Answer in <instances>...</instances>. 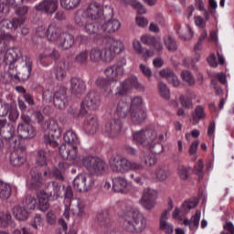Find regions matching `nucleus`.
<instances>
[{"mask_svg": "<svg viewBox=\"0 0 234 234\" xmlns=\"http://www.w3.org/2000/svg\"><path fill=\"white\" fill-rule=\"evenodd\" d=\"M10 39H12V35L10 33H2L0 34V54H5L6 56V52L9 50H14V48H13L8 49V43L10 42Z\"/></svg>", "mask_w": 234, "mask_h": 234, "instance_id": "2f4dec72", "label": "nucleus"}, {"mask_svg": "<svg viewBox=\"0 0 234 234\" xmlns=\"http://www.w3.org/2000/svg\"><path fill=\"white\" fill-rule=\"evenodd\" d=\"M156 37L151 35H144L141 37V41L144 45H147L148 47H153L154 43H156Z\"/></svg>", "mask_w": 234, "mask_h": 234, "instance_id": "680f3d73", "label": "nucleus"}, {"mask_svg": "<svg viewBox=\"0 0 234 234\" xmlns=\"http://www.w3.org/2000/svg\"><path fill=\"white\" fill-rule=\"evenodd\" d=\"M89 58V53L87 50L80 52L76 57H75V61L79 65H85L87 63V59Z\"/></svg>", "mask_w": 234, "mask_h": 234, "instance_id": "13d9d810", "label": "nucleus"}, {"mask_svg": "<svg viewBox=\"0 0 234 234\" xmlns=\"http://www.w3.org/2000/svg\"><path fill=\"white\" fill-rule=\"evenodd\" d=\"M82 165L85 169L89 171L91 175H96L97 176H101L104 175L105 169H107V165L105 161L97 156L88 155L82 159Z\"/></svg>", "mask_w": 234, "mask_h": 234, "instance_id": "0eeeda50", "label": "nucleus"}, {"mask_svg": "<svg viewBox=\"0 0 234 234\" xmlns=\"http://www.w3.org/2000/svg\"><path fill=\"white\" fill-rule=\"evenodd\" d=\"M122 24L118 19L112 18L107 21H104L103 24L101 26V30L105 32L106 34H114L120 30Z\"/></svg>", "mask_w": 234, "mask_h": 234, "instance_id": "412c9836", "label": "nucleus"}, {"mask_svg": "<svg viewBox=\"0 0 234 234\" xmlns=\"http://www.w3.org/2000/svg\"><path fill=\"white\" fill-rule=\"evenodd\" d=\"M104 76L106 78H109L112 83H114L118 81V78L123 76V74L119 69H117L116 67L112 65L104 69Z\"/></svg>", "mask_w": 234, "mask_h": 234, "instance_id": "f704fd0d", "label": "nucleus"}, {"mask_svg": "<svg viewBox=\"0 0 234 234\" xmlns=\"http://www.w3.org/2000/svg\"><path fill=\"white\" fill-rule=\"evenodd\" d=\"M158 192L154 189L145 188L144 191L143 197L140 200L141 206L145 209H153L156 206V197Z\"/></svg>", "mask_w": 234, "mask_h": 234, "instance_id": "4468645a", "label": "nucleus"}, {"mask_svg": "<svg viewBox=\"0 0 234 234\" xmlns=\"http://www.w3.org/2000/svg\"><path fill=\"white\" fill-rule=\"evenodd\" d=\"M61 34L63 33H61V29H59V27H58L54 24H50L48 26L47 39L48 41L58 43V41H59V38L61 37Z\"/></svg>", "mask_w": 234, "mask_h": 234, "instance_id": "72a5a7b5", "label": "nucleus"}, {"mask_svg": "<svg viewBox=\"0 0 234 234\" xmlns=\"http://www.w3.org/2000/svg\"><path fill=\"white\" fill-rule=\"evenodd\" d=\"M67 101H69V99L66 88L61 87L54 92L53 103L57 109H65Z\"/></svg>", "mask_w": 234, "mask_h": 234, "instance_id": "f3484780", "label": "nucleus"}, {"mask_svg": "<svg viewBox=\"0 0 234 234\" xmlns=\"http://www.w3.org/2000/svg\"><path fill=\"white\" fill-rule=\"evenodd\" d=\"M22 206L27 209V211H32L36 209V206H37V200L34 196H27L25 200L22 202Z\"/></svg>", "mask_w": 234, "mask_h": 234, "instance_id": "c03bdc74", "label": "nucleus"}, {"mask_svg": "<svg viewBox=\"0 0 234 234\" xmlns=\"http://www.w3.org/2000/svg\"><path fill=\"white\" fill-rule=\"evenodd\" d=\"M13 215L16 220L25 221L28 219V209L24 206H16L13 207Z\"/></svg>", "mask_w": 234, "mask_h": 234, "instance_id": "e433bc0d", "label": "nucleus"}, {"mask_svg": "<svg viewBox=\"0 0 234 234\" xmlns=\"http://www.w3.org/2000/svg\"><path fill=\"white\" fill-rule=\"evenodd\" d=\"M101 50L102 55V63H111L116 58L114 51L108 44Z\"/></svg>", "mask_w": 234, "mask_h": 234, "instance_id": "79ce46f5", "label": "nucleus"}, {"mask_svg": "<svg viewBox=\"0 0 234 234\" xmlns=\"http://www.w3.org/2000/svg\"><path fill=\"white\" fill-rule=\"evenodd\" d=\"M160 229L165 234H173V231H175V227H173V224L166 221L165 223H160Z\"/></svg>", "mask_w": 234, "mask_h": 234, "instance_id": "69168bd1", "label": "nucleus"}, {"mask_svg": "<svg viewBox=\"0 0 234 234\" xmlns=\"http://www.w3.org/2000/svg\"><path fill=\"white\" fill-rule=\"evenodd\" d=\"M48 58H50V59H58L59 58V52L56 49L46 50L38 56L39 63H41L43 67H48V65H50L49 62H47Z\"/></svg>", "mask_w": 234, "mask_h": 234, "instance_id": "cd10ccee", "label": "nucleus"}, {"mask_svg": "<svg viewBox=\"0 0 234 234\" xmlns=\"http://www.w3.org/2000/svg\"><path fill=\"white\" fill-rule=\"evenodd\" d=\"M121 226L129 233H143L147 229V218L140 210L130 208L119 215Z\"/></svg>", "mask_w": 234, "mask_h": 234, "instance_id": "7ed1b4c3", "label": "nucleus"}, {"mask_svg": "<svg viewBox=\"0 0 234 234\" xmlns=\"http://www.w3.org/2000/svg\"><path fill=\"white\" fill-rule=\"evenodd\" d=\"M5 65H9L7 76L13 81H27L32 72V60L21 53V49L14 48L5 53L4 57Z\"/></svg>", "mask_w": 234, "mask_h": 234, "instance_id": "f03ea898", "label": "nucleus"}, {"mask_svg": "<svg viewBox=\"0 0 234 234\" xmlns=\"http://www.w3.org/2000/svg\"><path fill=\"white\" fill-rule=\"evenodd\" d=\"M155 178L159 182H165V180H167L169 178V168L165 165H159L156 167L154 171Z\"/></svg>", "mask_w": 234, "mask_h": 234, "instance_id": "ea45409f", "label": "nucleus"}, {"mask_svg": "<svg viewBox=\"0 0 234 234\" xmlns=\"http://www.w3.org/2000/svg\"><path fill=\"white\" fill-rule=\"evenodd\" d=\"M190 168L184 165H179L177 167V175L181 180H187L189 178Z\"/></svg>", "mask_w": 234, "mask_h": 234, "instance_id": "864d4df0", "label": "nucleus"}, {"mask_svg": "<svg viewBox=\"0 0 234 234\" xmlns=\"http://www.w3.org/2000/svg\"><path fill=\"white\" fill-rule=\"evenodd\" d=\"M195 98H197V94H195V92H190V97H187V99H186L184 95H180L179 101L181 105L185 107V109H191V107H193V102H191V100H195Z\"/></svg>", "mask_w": 234, "mask_h": 234, "instance_id": "3c124183", "label": "nucleus"}, {"mask_svg": "<svg viewBox=\"0 0 234 234\" xmlns=\"http://www.w3.org/2000/svg\"><path fill=\"white\" fill-rule=\"evenodd\" d=\"M107 16L103 12V0H92L88 4L84 12H77L74 21L82 32L89 36H94L100 32V23L105 21Z\"/></svg>", "mask_w": 234, "mask_h": 234, "instance_id": "f257e3e1", "label": "nucleus"}, {"mask_svg": "<svg viewBox=\"0 0 234 234\" xmlns=\"http://www.w3.org/2000/svg\"><path fill=\"white\" fill-rule=\"evenodd\" d=\"M108 45L115 56L123 54V52H125V44L121 39L109 38Z\"/></svg>", "mask_w": 234, "mask_h": 234, "instance_id": "c756f323", "label": "nucleus"}, {"mask_svg": "<svg viewBox=\"0 0 234 234\" xmlns=\"http://www.w3.org/2000/svg\"><path fill=\"white\" fill-rule=\"evenodd\" d=\"M44 127L48 131V133L44 135L46 145L53 148L58 147L59 145L58 140L61 138V128H59L58 122L51 119L45 122Z\"/></svg>", "mask_w": 234, "mask_h": 234, "instance_id": "39448f33", "label": "nucleus"}, {"mask_svg": "<svg viewBox=\"0 0 234 234\" xmlns=\"http://www.w3.org/2000/svg\"><path fill=\"white\" fill-rule=\"evenodd\" d=\"M12 223V215L10 213L0 212V228H8Z\"/></svg>", "mask_w": 234, "mask_h": 234, "instance_id": "603ef678", "label": "nucleus"}, {"mask_svg": "<svg viewBox=\"0 0 234 234\" xmlns=\"http://www.w3.org/2000/svg\"><path fill=\"white\" fill-rule=\"evenodd\" d=\"M47 162H48V159L47 158V154L45 153V151L40 150L37 155V165H40V166L47 165Z\"/></svg>", "mask_w": 234, "mask_h": 234, "instance_id": "bf43d9fd", "label": "nucleus"}, {"mask_svg": "<svg viewBox=\"0 0 234 234\" xmlns=\"http://www.w3.org/2000/svg\"><path fill=\"white\" fill-rule=\"evenodd\" d=\"M123 131V122L120 119H112L102 127V134L108 138H116Z\"/></svg>", "mask_w": 234, "mask_h": 234, "instance_id": "9d476101", "label": "nucleus"}, {"mask_svg": "<svg viewBox=\"0 0 234 234\" xmlns=\"http://www.w3.org/2000/svg\"><path fill=\"white\" fill-rule=\"evenodd\" d=\"M84 129L88 134H96L98 131V120L92 115H90L84 122Z\"/></svg>", "mask_w": 234, "mask_h": 234, "instance_id": "473e14b6", "label": "nucleus"}, {"mask_svg": "<svg viewBox=\"0 0 234 234\" xmlns=\"http://www.w3.org/2000/svg\"><path fill=\"white\" fill-rule=\"evenodd\" d=\"M16 134V128L6 119H0V136L3 140H12Z\"/></svg>", "mask_w": 234, "mask_h": 234, "instance_id": "dca6fc26", "label": "nucleus"}, {"mask_svg": "<svg viewBox=\"0 0 234 234\" xmlns=\"http://www.w3.org/2000/svg\"><path fill=\"white\" fill-rule=\"evenodd\" d=\"M112 189L115 193H129V181L124 177L117 176L112 180Z\"/></svg>", "mask_w": 234, "mask_h": 234, "instance_id": "5701e85b", "label": "nucleus"}, {"mask_svg": "<svg viewBox=\"0 0 234 234\" xmlns=\"http://www.w3.org/2000/svg\"><path fill=\"white\" fill-rule=\"evenodd\" d=\"M165 45L168 50L171 52H175L176 50V41L173 39L170 36L165 37Z\"/></svg>", "mask_w": 234, "mask_h": 234, "instance_id": "4d7b16f0", "label": "nucleus"}, {"mask_svg": "<svg viewBox=\"0 0 234 234\" xmlns=\"http://www.w3.org/2000/svg\"><path fill=\"white\" fill-rule=\"evenodd\" d=\"M66 167H67V164L59 163L58 169H56L53 171V175L54 176H56L58 180H63V174L61 173V171H63Z\"/></svg>", "mask_w": 234, "mask_h": 234, "instance_id": "338daca9", "label": "nucleus"}, {"mask_svg": "<svg viewBox=\"0 0 234 234\" xmlns=\"http://www.w3.org/2000/svg\"><path fill=\"white\" fill-rule=\"evenodd\" d=\"M50 178V173L48 171H45L43 176L39 172H31V178L27 182L28 187L30 189H39L40 186H43V182L45 180H48Z\"/></svg>", "mask_w": 234, "mask_h": 234, "instance_id": "2eb2a0df", "label": "nucleus"}, {"mask_svg": "<svg viewBox=\"0 0 234 234\" xmlns=\"http://www.w3.org/2000/svg\"><path fill=\"white\" fill-rule=\"evenodd\" d=\"M129 111L131 112L129 102L125 101V98L121 99L115 107V113L117 116H120V118H125L129 113Z\"/></svg>", "mask_w": 234, "mask_h": 234, "instance_id": "7c9ffc66", "label": "nucleus"}, {"mask_svg": "<svg viewBox=\"0 0 234 234\" xmlns=\"http://www.w3.org/2000/svg\"><path fill=\"white\" fill-rule=\"evenodd\" d=\"M181 78L185 83L190 86L195 84V78L193 77V74H191V72L188 70L182 71Z\"/></svg>", "mask_w": 234, "mask_h": 234, "instance_id": "5fc2aeb1", "label": "nucleus"}, {"mask_svg": "<svg viewBox=\"0 0 234 234\" xmlns=\"http://www.w3.org/2000/svg\"><path fill=\"white\" fill-rule=\"evenodd\" d=\"M96 178L92 174H79L73 180V188L77 193H87L94 187Z\"/></svg>", "mask_w": 234, "mask_h": 234, "instance_id": "6e6552de", "label": "nucleus"}, {"mask_svg": "<svg viewBox=\"0 0 234 234\" xmlns=\"http://www.w3.org/2000/svg\"><path fill=\"white\" fill-rule=\"evenodd\" d=\"M159 75L161 76V78H164L165 80H167V81H169L175 75V72L173 71V69L165 68L159 71Z\"/></svg>", "mask_w": 234, "mask_h": 234, "instance_id": "0e129e2a", "label": "nucleus"}, {"mask_svg": "<svg viewBox=\"0 0 234 234\" xmlns=\"http://www.w3.org/2000/svg\"><path fill=\"white\" fill-rule=\"evenodd\" d=\"M133 89H137L140 92L145 90V86L138 81V78L134 75L130 76L120 83L115 90V96H125Z\"/></svg>", "mask_w": 234, "mask_h": 234, "instance_id": "1a4fd4ad", "label": "nucleus"}, {"mask_svg": "<svg viewBox=\"0 0 234 234\" xmlns=\"http://www.w3.org/2000/svg\"><path fill=\"white\" fill-rule=\"evenodd\" d=\"M156 138H158V134L153 130H141L133 133V140L136 144H145L147 140H149L148 144H150V142H154Z\"/></svg>", "mask_w": 234, "mask_h": 234, "instance_id": "ddd939ff", "label": "nucleus"}, {"mask_svg": "<svg viewBox=\"0 0 234 234\" xmlns=\"http://www.w3.org/2000/svg\"><path fill=\"white\" fill-rule=\"evenodd\" d=\"M133 47L135 54H139L143 61H147L149 58H153V56H154V52L142 47V43H140L137 39L133 41Z\"/></svg>", "mask_w": 234, "mask_h": 234, "instance_id": "4be33fe9", "label": "nucleus"}, {"mask_svg": "<svg viewBox=\"0 0 234 234\" xmlns=\"http://www.w3.org/2000/svg\"><path fill=\"white\" fill-rule=\"evenodd\" d=\"M147 118V114L144 110H130V120L133 125L142 123Z\"/></svg>", "mask_w": 234, "mask_h": 234, "instance_id": "c9c22d12", "label": "nucleus"}, {"mask_svg": "<svg viewBox=\"0 0 234 234\" xmlns=\"http://www.w3.org/2000/svg\"><path fill=\"white\" fill-rule=\"evenodd\" d=\"M129 159L125 157L115 156L110 160V169L113 173L125 175V173H129Z\"/></svg>", "mask_w": 234, "mask_h": 234, "instance_id": "f8f14e48", "label": "nucleus"}, {"mask_svg": "<svg viewBox=\"0 0 234 234\" xmlns=\"http://www.w3.org/2000/svg\"><path fill=\"white\" fill-rule=\"evenodd\" d=\"M10 162L14 165V167H19L23 165L25 162H27V156L23 150L17 149L11 153Z\"/></svg>", "mask_w": 234, "mask_h": 234, "instance_id": "393cba45", "label": "nucleus"}, {"mask_svg": "<svg viewBox=\"0 0 234 234\" xmlns=\"http://www.w3.org/2000/svg\"><path fill=\"white\" fill-rule=\"evenodd\" d=\"M175 28L180 39H184L185 41H189V39H193V36H195L193 29H191V27H189L188 25L182 28V26H180V24H176Z\"/></svg>", "mask_w": 234, "mask_h": 234, "instance_id": "a878e982", "label": "nucleus"}, {"mask_svg": "<svg viewBox=\"0 0 234 234\" xmlns=\"http://www.w3.org/2000/svg\"><path fill=\"white\" fill-rule=\"evenodd\" d=\"M157 90L159 96H161L163 100H169L171 98V90H169V87H167V84L165 82L160 81L157 84Z\"/></svg>", "mask_w": 234, "mask_h": 234, "instance_id": "37998d69", "label": "nucleus"}, {"mask_svg": "<svg viewBox=\"0 0 234 234\" xmlns=\"http://www.w3.org/2000/svg\"><path fill=\"white\" fill-rule=\"evenodd\" d=\"M59 154L63 160H70L73 164L80 162L77 144H61L59 147Z\"/></svg>", "mask_w": 234, "mask_h": 234, "instance_id": "9b49d317", "label": "nucleus"}, {"mask_svg": "<svg viewBox=\"0 0 234 234\" xmlns=\"http://www.w3.org/2000/svg\"><path fill=\"white\" fill-rule=\"evenodd\" d=\"M197 206H198V199H189L182 204L181 211H183V213H189V211H191V209H195Z\"/></svg>", "mask_w": 234, "mask_h": 234, "instance_id": "8fccbe9b", "label": "nucleus"}, {"mask_svg": "<svg viewBox=\"0 0 234 234\" xmlns=\"http://www.w3.org/2000/svg\"><path fill=\"white\" fill-rule=\"evenodd\" d=\"M87 89L85 81L80 78H72L70 80V90L72 94H83Z\"/></svg>", "mask_w": 234, "mask_h": 234, "instance_id": "bb28decb", "label": "nucleus"}, {"mask_svg": "<svg viewBox=\"0 0 234 234\" xmlns=\"http://www.w3.org/2000/svg\"><path fill=\"white\" fill-rule=\"evenodd\" d=\"M127 65V58L125 57L120 58L113 66L117 70L121 71L122 74H125V69H123Z\"/></svg>", "mask_w": 234, "mask_h": 234, "instance_id": "e2e57ef3", "label": "nucleus"}, {"mask_svg": "<svg viewBox=\"0 0 234 234\" xmlns=\"http://www.w3.org/2000/svg\"><path fill=\"white\" fill-rule=\"evenodd\" d=\"M81 5V0H60V5L66 10H74Z\"/></svg>", "mask_w": 234, "mask_h": 234, "instance_id": "09e8293b", "label": "nucleus"}, {"mask_svg": "<svg viewBox=\"0 0 234 234\" xmlns=\"http://www.w3.org/2000/svg\"><path fill=\"white\" fill-rule=\"evenodd\" d=\"M46 192L40 191L37 194L38 198V208L40 211H47L48 209V197H55V198H59L61 195H63V189L65 186H61V185L56 182H48L45 185Z\"/></svg>", "mask_w": 234, "mask_h": 234, "instance_id": "20e7f679", "label": "nucleus"}, {"mask_svg": "<svg viewBox=\"0 0 234 234\" xmlns=\"http://www.w3.org/2000/svg\"><path fill=\"white\" fill-rule=\"evenodd\" d=\"M201 215L202 212H200V210H197L195 215H193L190 219H184L183 224L185 226H188L191 231H197L198 229V227L200 226Z\"/></svg>", "mask_w": 234, "mask_h": 234, "instance_id": "c85d7f7f", "label": "nucleus"}, {"mask_svg": "<svg viewBox=\"0 0 234 234\" xmlns=\"http://www.w3.org/2000/svg\"><path fill=\"white\" fill-rule=\"evenodd\" d=\"M142 97H134L132 99L130 111H142Z\"/></svg>", "mask_w": 234, "mask_h": 234, "instance_id": "052dcab7", "label": "nucleus"}, {"mask_svg": "<svg viewBox=\"0 0 234 234\" xmlns=\"http://www.w3.org/2000/svg\"><path fill=\"white\" fill-rule=\"evenodd\" d=\"M12 20L3 19L0 22V32L1 34H8L6 30H12Z\"/></svg>", "mask_w": 234, "mask_h": 234, "instance_id": "6e6d98bb", "label": "nucleus"}, {"mask_svg": "<svg viewBox=\"0 0 234 234\" xmlns=\"http://www.w3.org/2000/svg\"><path fill=\"white\" fill-rule=\"evenodd\" d=\"M36 131L30 123H20L17 126V133L21 138H34Z\"/></svg>", "mask_w": 234, "mask_h": 234, "instance_id": "b1692460", "label": "nucleus"}, {"mask_svg": "<svg viewBox=\"0 0 234 234\" xmlns=\"http://www.w3.org/2000/svg\"><path fill=\"white\" fill-rule=\"evenodd\" d=\"M57 43L58 48H61V50H69L74 45V35L67 32L62 33Z\"/></svg>", "mask_w": 234, "mask_h": 234, "instance_id": "6ab92c4d", "label": "nucleus"}, {"mask_svg": "<svg viewBox=\"0 0 234 234\" xmlns=\"http://www.w3.org/2000/svg\"><path fill=\"white\" fill-rule=\"evenodd\" d=\"M37 36L38 37H48V26L41 25L37 28Z\"/></svg>", "mask_w": 234, "mask_h": 234, "instance_id": "774afa93", "label": "nucleus"}, {"mask_svg": "<svg viewBox=\"0 0 234 234\" xmlns=\"http://www.w3.org/2000/svg\"><path fill=\"white\" fill-rule=\"evenodd\" d=\"M90 61L92 63H100L102 61L101 49L100 48H93L90 50Z\"/></svg>", "mask_w": 234, "mask_h": 234, "instance_id": "de8ad7c7", "label": "nucleus"}, {"mask_svg": "<svg viewBox=\"0 0 234 234\" xmlns=\"http://www.w3.org/2000/svg\"><path fill=\"white\" fill-rule=\"evenodd\" d=\"M83 103L90 111H96L100 107V95L94 91H90Z\"/></svg>", "mask_w": 234, "mask_h": 234, "instance_id": "aec40b11", "label": "nucleus"}, {"mask_svg": "<svg viewBox=\"0 0 234 234\" xmlns=\"http://www.w3.org/2000/svg\"><path fill=\"white\" fill-rule=\"evenodd\" d=\"M70 215L73 217H84L85 216V204L78 197L72 199L64 200V218H70Z\"/></svg>", "mask_w": 234, "mask_h": 234, "instance_id": "423d86ee", "label": "nucleus"}, {"mask_svg": "<svg viewBox=\"0 0 234 234\" xmlns=\"http://www.w3.org/2000/svg\"><path fill=\"white\" fill-rule=\"evenodd\" d=\"M37 12H44V14H54L58 10L57 0H43L35 6Z\"/></svg>", "mask_w": 234, "mask_h": 234, "instance_id": "a211bd4d", "label": "nucleus"}, {"mask_svg": "<svg viewBox=\"0 0 234 234\" xmlns=\"http://www.w3.org/2000/svg\"><path fill=\"white\" fill-rule=\"evenodd\" d=\"M67 70L69 66L65 62H59L55 69V76L58 81H63L64 78H67Z\"/></svg>", "mask_w": 234, "mask_h": 234, "instance_id": "58836bf2", "label": "nucleus"}, {"mask_svg": "<svg viewBox=\"0 0 234 234\" xmlns=\"http://www.w3.org/2000/svg\"><path fill=\"white\" fill-rule=\"evenodd\" d=\"M64 142H66V144L63 145H78V144H80V139L74 131L69 130L64 134Z\"/></svg>", "mask_w": 234, "mask_h": 234, "instance_id": "a19ab883", "label": "nucleus"}, {"mask_svg": "<svg viewBox=\"0 0 234 234\" xmlns=\"http://www.w3.org/2000/svg\"><path fill=\"white\" fill-rule=\"evenodd\" d=\"M12 193V188L10 185L0 181V198L1 200H6L10 198V195Z\"/></svg>", "mask_w": 234, "mask_h": 234, "instance_id": "49530a36", "label": "nucleus"}, {"mask_svg": "<svg viewBox=\"0 0 234 234\" xmlns=\"http://www.w3.org/2000/svg\"><path fill=\"white\" fill-rule=\"evenodd\" d=\"M206 118V112L204 111V107L197 106L195 112L192 115V122L194 125H197L200 120H204Z\"/></svg>", "mask_w": 234, "mask_h": 234, "instance_id": "a18cd8bd", "label": "nucleus"}, {"mask_svg": "<svg viewBox=\"0 0 234 234\" xmlns=\"http://www.w3.org/2000/svg\"><path fill=\"white\" fill-rule=\"evenodd\" d=\"M97 87L100 89H102L104 92H106L109 96V94H112V89L111 88V80L109 78L105 77H99L95 81Z\"/></svg>", "mask_w": 234, "mask_h": 234, "instance_id": "4c0bfd02", "label": "nucleus"}]
</instances>
